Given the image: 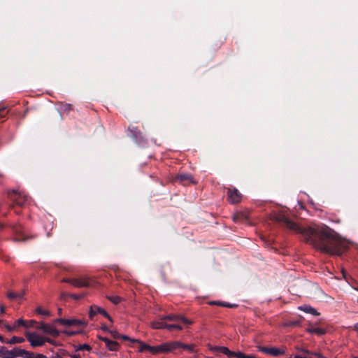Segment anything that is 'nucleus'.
<instances>
[{
  "label": "nucleus",
  "mask_w": 358,
  "mask_h": 358,
  "mask_svg": "<svg viewBox=\"0 0 358 358\" xmlns=\"http://www.w3.org/2000/svg\"><path fill=\"white\" fill-rule=\"evenodd\" d=\"M24 341V338L22 337L13 336L10 340H8V344H16L21 343Z\"/></svg>",
  "instance_id": "25"
},
{
  "label": "nucleus",
  "mask_w": 358,
  "mask_h": 358,
  "mask_svg": "<svg viewBox=\"0 0 358 358\" xmlns=\"http://www.w3.org/2000/svg\"><path fill=\"white\" fill-rule=\"evenodd\" d=\"M0 341L3 343H8V339H5L2 335H0Z\"/></svg>",
  "instance_id": "41"
},
{
  "label": "nucleus",
  "mask_w": 358,
  "mask_h": 358,
  "mask_svg": "<svg viewBox=\"0 0 358 358\" xmlns=\"http://www.w3.org/2000/svg\"><path fill=\"white\" fill-rule=\"evenodd\" d=\"M357 290H358V288H357Z\"/></svg>",
  "instance_id": "56"
},
{
  "label": "nucleus",
  "mask_w": 358,
  "mask_h": 358,
  "mask_svg": "<svg viewBox=\"0 0 358 358\" xmlns=\"http://www.w3.org/2000/svg\"><path fill=\"white\" fill-rule=\"evenodd\" d=\"M8 350L6 349L4 346H0V357L3 358H6V352Z\"/></svg>",
  "instance_id": "33"
},
{
  "label": "nucleus",
  "mask_w": 358,
  "mask_h": 358,
  "mask_svg": "<svg viewBox=\"0 0 358 358\" xmlns=\"http://www.w3.org/2000/svg\"><path fill=\"white\" fill-rule=\"evenodd\" d=\"M133 342H136V343H138L139 344V349H138V351L139 352H143L144 350H148L149 351V348H150V345L139 341V340H136V339H134L133 340Z\"/></svg>",
  "instance_id": "23"
},
{
  "label": "nucleus",
  "mask_w": 358,
  "mask_h": 358,
  "mask_svg": "<svg viewBox=\"0 0 358 358\" xmlns=\"http://www.w3.org/2000/svg\"><path fill=\"white\" fill-rule=\"evenodd\" d=\"M99 339L103 341L105 343V344H106V340H109V338H108L107 337H103V336H99Z\"/></svg>",
  "instance_id": "43"
},
{
  "label": "nucleus",
  "mask_w": 358,
  "mask_h": 358,
  "mask_svg": "<svg viewBox=\"0 0 358 358\" xmlns=\"http://www.w3.org/2000/svg\"><path fill=\"white\" fill-rule=\"evenodd\" d=\"M55 323H59L64 326H83L85 327L87 323L83 320H77V319H64V318H58L55 320Z\"/></svg>",
  "instance_id": "9"
},
{
  "label": "nucleus",
  "mask_w": 358,
  "mask_h": 358,
  "mask_svg": "<svg viewBox=\"0 0 358 358\" xmlns=\"http://www.w3.org/2000/svg\"><path fill=\"white\" fill-rule=\"evenodd\" d=\"M58 311H59V314L61 315L62 314V309L61 308H59L58 309Z\"/></svg>",
  "instance_id": "51"
},
{
  "label": "nucleus",
  "mask_w": 358,
  "mask_h": 358,
  "mask_svg": "<svg viewBox=\"0 0 358 358\" xmlns=\"http://www.w3.org/2000/svg\"><path fill=\"white\" fill-rule=\"evenodd\" d=\"M36 313L38 315L43 316H50V312L48 310H43L41 307L38 306L36 308Z\"/></svg>",
  "instance_id": "26"
},
{
  "label": "nucleus",
  "mask_w": 358,
  "mask_h": 358,
  "mask_svg": "<svg viewBox=\"0 0 358 358\" xmlns=\"http://www.w3.org/2000/svg\"><path fill=\"white\" fill-rule=\"evenodd\" d=\"M3 228V224L0 223V229H2Z\"/></svg>",
  "instance_id": "50"
},
{
  "label": "nucleus",
  "mask_w": 358,
  "mask_h": 358,
  "mask_svg": "<svg viewBox=\"0 0 358 358\" xmlns=\"http://www.w3.org/2000/svg\"><path fill=\"white\" fill-rule=\"evenodd\" d=\"M307 331L310 334H315L319 336H322L325 334L326 331L324 329L320 327H310L307 329Z\"/></svg>",
  "instance_id": "21"
},
{
  "label": "nucleus",
  "mask_w": 358,
  "mask_h": 358,
  "mask_svg": "<svg viewBox=\"0 0 358 358\" xmlns=\"http://www.w3.org/2000/svg\"><path fill=\"white\" fill-rule=\"evenodd\" d=\"M45 343L48 342V343H50V344H52L53 345H55V346L58 345L57 343L55 341H54V340H52V339H51L50 338H45Z\"/></svg>",
  "instance_id": "39"
},
{
  "label": "nucleus",
  "mask_w": 358,
  "mask_h": 358,
  "mask_svg": "<svg viewBox=\"0 0 358 358\" xmlns=\"http://www.w3.org/2000/svg\"><path fill=\"white\" fill-rule=\"evenodd\" d=\"M5 313V308L3 306L1 307V313L3 314Z\"/></svg>",
  "instance_id": "48"
},
{
  "label": "nucleus",
  "mask_w": 358,
  "mask_h": 358,
  "mask_svg": "<svg viewBox=\"0 0 358 358\" xmlns=\"http://www.w3.org/2000/svg\"><path fill=\"white\" fill-rule=\"evenodd\" d=\"M71 296L73 299H76V300H78V299H81V298H82V296H80V295H78V294H71Z\"/></svg>",
  "instance_id": "42"
},
{
  "label": "nucleus",
  "mask_w": 358,
  "mask_h": 358,
  "mask_svg": "<svg viewBox=\"0 0 358 358\" xmlns=\"http://www.w3.org/2000/svg\"><path fill=\"white\" fill-rule=\"evenodd\" d=\"M47 236H48V237H49V236H50V232H48Z\"/></svg>",
  "instance_id": "52"
},
{
  "label": "nucleus",
  "mask_w": 358,
  "mask_h": 358,
  "mask_svg": "<svg viewBox=\"0 0 358 358\" xmlns=\"http://www.w3.org/2000/svg\"><path fill=\"white\" fill-rule=\"evenodd\" d=\"M296 350L299 352H302L304 355H303V357H312L314 358H316V357L325 358L323 356H322L320 354L314 352H311V351L308 350L307 348H305L303 347H296Z\"/></svg>",
  "instance_id": "14"
},
{
  "label": "nucleus",
  "mask_w": 358,
  "mask_h": 358,
  "mask_svg": "<svg viewBox=\"0 0 358 358\" xmlns=\"http://www.w3.org/2000/svg\"><path fill=\"white\" fill-rule=\"evenodd\" d=\"M166 320H162V316L158 321H153L151 322V327L154 329H166L169 327V324L165 322Z\"/></svg>",
  "instance_id": "15"
},
{
  "label": "nucleus",
  "mask_w": 358,
  "mask_h": 358,
  "mask_svg": "<svg viewBox=\"0 0 358 358\" xmlns=\"http://www.w3.org/2000/svg\"><path fill=\"white\" fill-rule=\"evenodd\" d=\"M182 345V343L179 341H173V342H167L162 343L163 349L164 353L168 352H173L178 348H180Z\"/></svg>",
  "instance_id": "13"
},
{
  "label": "nucleus",
  "mask_w": 358,
  "mask_h": 358,
  "mask_svg": "<svg viewBox=\"0 0 358 358\" xmlns=\"http://www.w3.org/2000/svg\"><path fill=\"white\" fill-rule=\"evenodd\" d=\"M35 358H48L45 355L42 354H36Z\"/></svg>",
  "instance_id": "44"
},
{
  "label": "nucleus",
  "mask_w": 358,
  "mask_h": 358,
  "mask_svg": "<svg viewBox=\"0 0 358 358\" xmlns=\"http://www.w3.org/2000/svg\"><path fill=\"white\" fill-rule=\"evenodd\" d=\"M92 350V348L90 345H89L88 344H83V345H79L76 350V351H79V350H87V351H90Z\"/></svg>",
  "instance_id": "29"
},
{
  "label": "nucleus",
  "mask_w": 358,
  "mask_h": 358,
  "mask_svg": "<svg viewBox=\"0 0 358 358\" xmlns=\"http://www.w3.org/2000/svg\"><path fill=\"white\" fill-rule=\"evenodd\" d=\"M259 350L263 353L271 355L275 357L285 354V350L275 347L267 348L264 346H259Z\"/></svg>",
  "instance_id": "11"
},
{
  "label": "nucleus",
  "mask_w": 358,
  "mask_h": 358,
  "mask_svg": "<svg viewBox=\"0 0 358 358\" xmlns=\"http://www.w3.org/2000/svg\"><path fill=\"white\" fill-rule=\"evenodd\" d=\"M13 232L16 233V234H20V236L19 237H15L14 238L15 241H25L27 240V238L26 236L22 234V231H21V227L20 226H15V227H13L12 228Z\"/></svg>",
  "instance_id": "19"
},
{
  "label": "nucleus",
  "mask_w": 358,
  "mask_h": 358,
  "mask_svg": "<svg viewBox=\"0 0 358 358\" xmlns=\"http://www.w3.org/2000/svg\"><path fill=\"white\" fill-rule=\"evenodd\" d=\"M109 333L111 334L113 338L117 339L120 338V334L117 331H109Z\"/></svg>",
  "instance_id": "35"
},
{
  "label": "nucleus",
  "mask_w": 358,
  "mask_h": 358,
  "mask_svg": "<svg viewBox=\"0 0 358 358\" xmlns=\"http://www.w3.org/2000/svg\"><path fill=\"white\" fill-rule=\"evenodd\" d=\"M101 329L104 331H107V332H109L110 329L107 327L106 325L103 324L102 325L101 327Z\"/></svg>",
  "instance_id": "45"
},
{
  "label": "nucleus",
  "mask_w": 358,
  "mask_h": 358,
  "mask_svg": "<svg viewBox=\"0 0 358 358\" xmlns=\"http://www.w3.org/2000/svg\"><path fill=\"white\" fill-rule=\"evenodd\" d=\"M62 282L71 284L76 287H85L91 285L90 281L87 278H63Z\"/></svg>",
  "instance_id": "8"
},
{
  "label": "nucleus",
  "mask_w": 358,
  "mask_h": 358,
  "mask_svg": "<svg viewBox=\"0 0 358 358\" xmlns=\"http://www.w3.org/2000/svg\"><path fill=\"white\" fill-rule=\"evenodd\" d=\"M38 324H40L39 322H37L36 321L31 320L27 321V323H26V325H24V327L25 328L35 327L36 329V326H38Z\"/></svg>",
  "instance_id": "27"
},
{
  "label": "nucleus",
  "mask_w": 358,
  "mask_h": 358,
  "mask_svg": "<svg viewBox=\"0 0 358 358\" xmlns=\"http://www.w3.org/2000/svg\"><path fill=\"white\" fill-rule=\"evenodd\" d=\"M299 309L301 310H303L305 313L312 314L313 315H319L320 313L315 310L314 308L311 307L310 306H301L299 307Z\"/></svg>",
  "instance_id": "17"
},
{
  "label": "nucleus",
  "mask_w": 358,
  "mask_h": 358,
  "mask_svg": "<svg viewBox=\"0 0 358 358\" xmlns=\"http://www.w3.org/2000/svg\"><path fill=\"white\" fill-rule=\"evenodd\" d=\"M162 320H166L168 321H174L177 322H182L187 324H190L192 323L186 317L177 314H169L165 316H162Z\"/></svg>",
  "instance_id": "12"
},
{
  "label": "nucleus",
  "mask_w": 358,
  "mask_h": 358,
  "mask_svg": "<svg viewBox=\"0 0 358 358\" xmlns=\"http://www.w3.org/2000/svg\"><path fill=\"white\" fill-rule=\"evenodd\" d=\"M6 115H7L6 108L5 107L1 108H0V119L5 117L6 116Z\"/></svg>",
  "instance_id": "36"
},
{
  "label": "nucleus",
  "mask_w": 358,
  "mask_h": 358,
  "mask_svg": "<svg viewBox=\"0 0 358 358\" xmlns=\"http://www.w3.org/2000/svg\"><path fill=\"white\" fill-rule=\"evenodd\" d=\"M8 196L12 202V204L10 205L11 208H14L15 206L22 207L27 201V195L15 190L8 192Z\"/></svg>",
  "instance_id": "3"
},
{
  "label": "nucleus",
  "mask_w": 358,
  "mask_h": 358,
  "mask_svg": "<svg viewBox=\"0 0 358 358\" xmlns=\"http://www.w3.org/2000/svg\"><path fill=\"white\" fill-rule=\"evenodd\" d=\"M355 358H358V357H355Z\"/></svg>",
  "instance_id": "55"
},
{
  "label": "nucleus",
  "mask_w": 358,
  "mask_h": 358,
  "mask_svg": "<svg viewBox=\"0 0 358 358\" xmlns=\"http://www.w3.org/2000/svg\"><path fill=\"white\" fill-rule=\"evenodd\" d=\"M173 182H178L184 186L195 183V181L191 174L178 173L172 177Z\"/></svg>",
  "instance_id": "4"
},
{
  "label": "nucleus",
  "mask_w": 358,
  "mask_h": 358,
  "mask_svg": "<svg viewBox=\"0 0 358 358\" xmlns=\"http://www.w3.org/2000/svg\"><path fill=\"white\" fill-rule=\"evenodd\" d=\"M57 355L61 356V357H64V356L68 355V352L65 350L60 349L55 353V356Z\"/></svg>",
  "instance_id": "34"
},
{
  "label": "nucleus",
  "mask_w": 358,
  "mask_h": 358,
  "mask_svg": "<svg viewBox=\"0 0 358 358\" xmlns=\"http://www.w3.org/2000/svg\"><path fill=\"white\" fill-rule=\"evenodd\" d=\"M21 348H15L13 350H8L6 352V358L21 357Z\"/></svg>",
  "instance_id": "16"
},
{
  "label": "nucleus",
  "mask_w": 358,
  "mask_h": 358,
  "mask_svg": "<svg viewBox=\"0 0 358 358\" xmlns=\"http://www.w3.org/2000/svg\"><path fill=\"white\" fill-rule=\"evenodd\" d=\"M354 329L358 331V322L355 324Z\"/></svg>",
  "instance_id": "49"
},
{
  "label": "nucleus",
  "mask_w": 358,
  "mask_h": 358,
  "mask_svg": "<svg viewBox=\"0 0 358 358\" xmlns=\"http://www.w3.org/2000/svg\"><path fill=\"white\" fill-rule=\"evenodd\" d=\"M227 191V200L232 204H236L241 201L243 195L235 187H228Z\"/></svg>",
  "instance_id": "6"
},
{
  "label": "nucleus",
  "mask_w": 358,
  "mask_h": 358,
  "mask_svg": "<svg viewBox=\"0 0 358 358\" xmlns=\"http://www.w3.org/2000/svg\"><path fill=\"white\" fill-rule=\"evenodd\" d=\"M37 329L42 330L43 333L50 334L53 337H58L59 336V331L52 326L41 322L40 324L36 326Z\"/></svg>",
  "instance_id": "10"
},
{
  "label": "nucleus",
  "mask_w": 358,
  "mask_h": 358,
  "mask_svg": "<svg viewBox=\"0 0 358 358\" xmlns=\"http://www.w3.org/2000/svg\"><path fill=\"white\" fill-rule=\"evenodd\" d=\"M21 357L23 358H35L36 354L32 352L27 351L24 349H21L20 350Z\"/></svg>",
  "instance_id": "24"
},
{
  "label": "nucleus",
  "mask_w": 358,
  "mask_h": 358,
  "mask_svg": "<svg viewBox=\"0 0 358 358\" xmlns=\"http://www.w3.org/2000/svg\"><path fill=\"white\" fill-rule=\"evenodd\" d=\"M106 348L110 351H117L120 347V345L116 341H113L111 340H106Z\"/></svg>",
  "instance_id": "18"
},
{
  "label": "nucleus",
  "mask_w": 358,
  "mask_h": 358,
  "mask_svg": "<svg viewBox=\"0 0 358 358\" xmlns=\"http://www.w3.org/2000/svg\"><path fill=\"white\" fill-rule=\"evenodd\" d=\"M15 213H17V214H18V213H20V212H19L18 210H15Z\"/></svg>",
  "instance_id": "53"
},
{
  "label": "nucleus",
  "mask_w": 358,
  "mask_h": 358,
  "mask_svg": "<svg viewBox=\"0 0 358 358\" xmlns=\"http://www.w3.org/2000/svg\"><path fill=\"white\" fill-rule=\"evenodd\" d=\"M273 219L287 229L300 234L305 242L310 243L322 252L341 256L348 249L344 239L326 225L302 227L282 213L275 214Z\"/></svg>",
  "instance_id": "1"
},
{
  "label": "nucleus",
  "mask_w": 358,
  "mask_h": 358,
  "mask_svg": "<svg viewBox=\"0 0 358 358\" xmlns=\"http://www.w3.org/2000/svg\"><path fill=\"white\" fill-rule=\"evenodd\" d=\"M167 329L169 331H173V330L180 331L182 329V327L179 324H169V327H167Z\"/></svg>",
  "instance_id": "28"
},
{
  "label": "nucleus",
  "mask_w": 358,
  "mask_h": 358,
  "mask_svg": "<svg viewBox=\"0 0 358 358\" xmlns=\"http://www.w3.org/2000/svg\"><path fill=\"white\" fill-rule=\"evenodd\" d=\"M219 303H222V302L221 301H211V302L209 303V304L219 306Z\"/></svg>",
  "instance_id": "47"
},
{
  "label": "nucleus",
  "mask_w": 358,
  "mask_h": 358,
  "mask_svg": "<svg viewBox=\"0 0 358 358\" xmlns=\"http://www.w3.org/2000/svg\"><path fill=\"white\" fill-rule=\"evenodd\" d=\"M27 320H24L23 319L20 318L16 320L14 323V326L15 329H17L19 327H24L26 325Z\"/></svg>",
  "instance_id": "30"
},
{
  "label": "nucleus",
  "mask_w": 358,
  "mask_h": 358,
  "mask_svg": "<svg viewBox=\"0 0 358 358\" xmlns=\"http://www.w3.org/2000/svg\"><path fill=\"white\" fill-rule=\"evenodd\" d=\"M64 333L66 334H67L68 336H73V335L76 334L75 331H64Z\"/></svg>",
  "instance_id": "46"
},
{
  "label": "nucleus",
  "mask_w": 358,
  "mask_h": 358,
  "mask_svg": "<svg viewBox=\"0 0 358 358\" xmlns=\"http://www.w3.org/2000/svg\"><path fill=\"white\" fill-rule=\"evenodd\" d=\"M210 350L213 352H221L226 355L229 358H256L255 355H245L241 352H233L229 350L228 348L224 346H214L211 347Z\"/></svg>",
  "instance_id": "2"
},
{
  "label": "nucleus",
  "mask_w": 358,
  "mask_h": 358,
  "mask_svg": "<svg viewBox=\"0 0 358 358\" xmlns=\"http://www.w3.org/2000/svg\"><path fill=\"white\" fill-rule=\"evenodd\" d=\"M120 338L125 340V341H131L133 342L134 339H131L129 336L125 335H120Z\"/></svg>",
  "instance_id": "40"
},
{
  "label": "nucleus",
  "mask_w": 358,
  "mask_h": 358,
  "mask_svg": "<svg viewBox=\"0 0 358 358\" xmlns=\"http://www.w3.org/2000/svg\"><path fill=\"white\" fill-rule=\"evenodd\" d=\"M1 322H3V321L0 320V323H1Z\"/></svg>",
  "instance_id": "54"
},
{
  "label": "nucleus",
  "mask_w": 358,
  "mask_h": 358,
  "mask_svg": "<svg viewBox=\"0 0 358 358\" xmlns=\"http://www.w3.org/2000/svg\"><path fill=\"white\" fill-rule=\"evenodd\" d=\"M113 303L118 304L121 301V298L118 296L107 297Z\"/></svg>",
  "instance_id": "32"
},
{
  "label": "nucleus",
  "mask_w": 358,
  "mask_h": 358,
  "mask_svg": "<svg viewBox=\"0 0 358 358\" xmlns=\"http://www.w3.org/2000/svg\"><path fill=\"white\" fill-rule=\"evenodd\" d=\"M164 347H162V344L157 346H151L150 345L149 352L152 355H157L159 353H164V351L162 350Z\"/></svg>",
  "instance_id": "22"
},
{
  "label": "nucleus",
  "mask_w": 358,
  "mask_h": 358,
  "mask_svg": "<svg viewBox=\"0 0 358 358\" xmlns=\"http://www.w3.org/2000/svg\"><path fill=\"white\" fill-rule=\"evenodd\" d=\"M26 337L32 348L43 346L45 343V337L38 336L36 333L27 332Z\"/></svg>",
  "instance_id": "5"
},
{
  "label": "nucleus",
  "mask_w": 358,
  "mask_h": 358,
  "mask_svg": "<svg viewBox=\"0 0 358 358\" xmlns=\"http://www.w3.org/2000/svg\"><path fill=\"white\" fill-rule=\"evenodd\" d=\"M101 314L106 318H107L110 322H113V320L112 317L110 316V315L101 307H99L96 305H92L91 306L89 311V317L91 320H94V317L96 314Z\"/></svg>",
  "instance_id": "7"
},
{
  "label": "nucleus",
  "mask_w": 358,
  "mask_h": 358,
  "mask_svg": "<svg viewBox=\"0 0 358 358\" xmlns=\"http://www.w3.org/2000/svg\"><path fill=\"white\" fill-rule=\"evenodd\" d=\"M24 292H8L7 294V296L10 300L14 301V300H19L21 299L23 297Z\"/></svg>",
  "instance_id": "20"
},
{
  "label": "nucleus",
  "mask_w": 358,
  "mask_h": 358,
  "mask_svg": "<svg viewBox=\"0 0 358 358\" xmlns=\"http://www.w3.org/2000/svg\"><path fill=\"white\" fill-rule=\"evenodd\" d=\"M219 306H224V307H227V308H233V307H236L237 306V305L236 304H231V303H219Z\"/></svg>",
  "instance_id": "38"
},
{
  "label": "nucleus",
  "mask_w": 358,
  "mask_h": 358,
  "mask_svg": "<svg viewBox=\"0 0 358 358\" xmlns=\"http://www.w3.org/2000/svg\"><path fill=\"white\" fill-rule=\"evenodd\" d=\"M4 327H5L6 329L8 332H13L14 330H15V329H16L14 325H13V326H10V325H9V324H4Z\"/></svg>",
  "instance_id": "37"
},
{
  "label": "nucleus",
  "mask_w": 358,
  "mask_h": 358,
  "mask_svg": "<svg viewBox=\"0 0 358 358\" xmlns=\"http://www.w3.org/2000/svg\"><path fill=\"white\" fill-rule=\"evenodd\" d=\"M194 347H195V345L193 344L187 345V344H185V343H182V345H181L180 348L189 350L190 352H193L194 350Z\"/></svg>",
  "instance_id": "31"
}]
</instances>
